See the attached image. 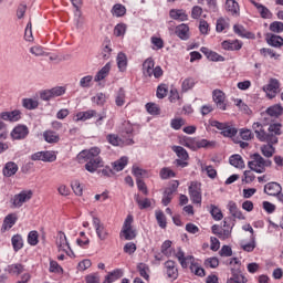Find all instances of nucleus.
Returning <instances> with one entry per match:
<instances>
[{
    "instance_id": "nucleus-1",
    "label": "nucleus",
    "mask_w": 283,
    "mask_h": 283,
    "mask_svg": "<svg viewBox=\"0 0 283 283\" xmlns=\"http://www.w3.org/2000/svg\"><path fill=\"white\" fill-rule=\"evenodd\" d=\"M77 160L80 164H85V169L90 174H95V171L105 165L103 158H101V148L92 147L88 150H82L77 155Z\"/></svg>"
},
{
    "instance_id": "nucleus-2",
    "label": "nucleus",
    "mask_w": 283,
    "mask_h": 283,
    "mask_svg": "<svg viewBox=\"0 0 283 283\" xmlns=\"http://www.w3.org/2000/svg\"><path fill=\"white\" fill-rule=\"evenodd\" d=\"M156 62H154L153 57H148L143 63V76L146 78H151L154 76L155 78H160L165 72L163 71V67L155 66ZM155 66V67H154Z\"/></svg>"
},
{
    "instance_id": "nucleus-3",
    "label": "nucleus",
    "mask_w": 283,
    "mask_h": 283,
    "mask_svg": "<svg viewBox=\"0 0 283 283\" xmlns=\"http://www.w3.org/2000/svg\"><path fill=\"white\" fill-rule=\"evenodd\" d=\"M134 223V216L128 214L124 221L120 235H123L124 240H136V237L138 235V232H136V229L132 227Z\"/></svg>"
},
{
    "instance_id": "nucleus-4",
    "label": "nucleus",
    "mask_w": 283,
    "mask_h": 283,
    "mask_svg": "<svg viewBox=\"0 0 283 283\" xmlns=\"http://www.w3.org/2000/svg\"><path fill=\"white\" fill-rule=\"evenodd\" d=\"M181 145H184V147H187L188 149H191L192 151H198V149L211 146V142L207 139L186 137L182 139Z\"/></svg>"
},
{
    "instance_id": "nucleus-5",
    "label": "nucleus",
    "mask_w": 283,
    "mask_h": 283,
    "mask_svg": "<svg viewBox=\"0 0 283 283\" xmlns=\"http://www.w3.org/2000/svg\"><path fill=\"white\" fill-rule=\"evenodd\" d=\"M188 193L193 205H202V184L198 181H191L188 187Z\"/></svg>"
},
{
    "instance_id": "nucleus-6",
    "label": "nucleus",
    "mask_w": 283,
    "mask_h": 283,
    "mask_svg": "<svg viewBox=\"0 0 283 283\" xmlns=\"http://www.w3.org/2000/svg\"><path fill=\"white\" fill-rule=\"evenodd\" d=\"M250 159L248 167L251 171H255V174H264V171H266L264 168V157H262V155L255 153L250 156Z\"/></svg>"
},
{
    "instance_id": "nucleus-7",
    "label": "nucleus",
    "mask_w": 283,
    "mask_h": 283,
    "mask_svg": "<svg viewBox=\"0 0 283 283\" xmlns=\"http://www.w3.org/2000/svg\"><path fill=\"white\" fill-rule=\"evenodd\" d=\"M32 196H34L32 190H22L20 193H17L11 198V203L15 209H21L25 202H30V200H32Z\"/></svg>"
},
{
    "instance_id": "nucleus-8",
    "label": "nucleus",
    "mask_w": 283,
    "mask_h": 283,
    "mask_svg": "<svg viewBox=\"0 0 283 283\" xmlns=\"http://www.w3.org/2000/svg\"><path fill=\"white\" fill-rule=\"evenodd\" d=\"M122 136L126 145H134V125L130 120H124L122 124Z\"/></svg>"
},
{
    "instance_id": "nucleus-9",
    "label": "nucleus",
    "mask_w": 283,
    "mask_h": 283,
    "mask_svg": "<svg viewBox=\"0 0 283 283\" xmlns=\"http://www.w3.org/2000/svg\"><path fill=\"white\" fill-rule=\"evenodd\" d=\"M93 227L95 229L96 235L102 242H105L109 238V231L105 228V224L101 222L98 217H93Z\"/></svg>"
},
{
    "instance_id": "nucleus-10",
    "label": "nucleus",
    "mask_w": 283,
    "mask_h": 283,
    "mask_svg": "<svg viewBox=\"0 0 283 283\" xmlns=\"http://www.w3.org/2000/svg\"><path fill=\"white\" fill-rule=\"evenodd\" d=\"M213 103L217 105L218 109L227 112V95L221 90H214L212 92Z\"/></svg>"
},
{
    "instance_id": "nucleus-11",
    "label": "nucleus",
    "mask_w": 283,
    "mask_h": 283,
    "mask_svg": "<svg viewBox=\"0 0 283 283\" xmlns=\"http://www.w3.org/2000/svg\"><path fill=\"white\" fill-rule=\"evenodd\" d=\"M264 92H266L270 98H275L277 92H280V81L276 78H271L269 83L263 86Z\"/></svg>"
},
{
    "instance_id": "nucleus-12",
    "label": "nucleus",
    "mask_w": 283,
    "mask_h": 283,
    "mask_svg": "<svg viewBox=\"0 0 283 283\" xmlns=\"http://www.w3.org/2000/svg\"><path fill=\"white\" fill-rule=\"evenodd\" d=\"M165 273L169 280H178V266L174 260H168L164 264Z\"/></svg>"
},
{
    "instance_id": "nucleus-13",
    "label": "nucleus",
    "mask_w": 283,
    "mask_h": 283,
    "mask_svg": "<svg viewBox=\"0 0 283 283\" xmlns=\"http://www.w3.org/2000/svg\"><path fill=\"white\" fill-rule=\"evenodd\" d=\"M28 134H30V129L25 125H18L11 132V137L13 140H23V138H28Z\"/></svg>"
},
{
    "instance_id": "nucleus-14",
    "label": "nucleus",
    "mask_w": 283,
    "mask_h": 283,
    "mask_svg": "<svg viewBox=\"0 0 283 283\" xmlns=\"http://www.w3.org/2000/svg\"><path fill=\"white\" fill-rule=\"evenodd\" d=\"M242 41L240 40H224L221 43L222 50H227L228 52H239V50H242Z\"/></svg>"
},
{
    "instance_id": "nucleus-15",
    "label": "nucleus",
    "mask_w": 283,
    "mask_h": 283,
    "mask_svg": "<svg viewBox=\"0 0 283 283\" xmlns=\"http://www.w3.org/2000/svg\"><path fill=\"white\" fill-rule=\"evenodd\" d=\"M56 247L59 251H63L64 253H70V251H72L70 242H67V237L61 231L57 233Z\"/></svg>"
},
{
    "instance_id": "nucleus-16",
    "label": "nucleus",
    "mask_w": 283,
    "mask_h": 283,
    "mask_svg": "<svg viewBox=\"0 0 283 283\" xmlns=\"http://www.w3.org/2000/svg\"><path fill=\"white\" fill-rule=\"evenodd\" d=\"M0 118L9 123H18V120H21V111L14 109L11 112H2Z\"/></svg>"
},
{
    "instance_id": "nucleus-17",
    "label": "nucleus",
    "mask_w": 283,
    "mask_h": 283,
    "mask_svg": "<svg viewBox=\"0 0 283 283\" xmlns=\"http://www.w3.org/2000/svg\"><path fill=\"white\" fill-rule=\"evenodd\" d=\"M255 136L261 143H279V138L275 135H269L264 128L256 130Z\"/></svg>"
},
{
    "instance_id": "nucleus-18",
    "label": "nucleus",
    "mask_w": 283,
    "mask_h": 283,
    "mask_svg": "<svg viewBox=\"0 0 283 283\" xmlns=\"http://www.w3.org/2000/svg\"><path fill=\"white\" fill-rule=\"evenodd\" d=\"M175 34L181 39V41H189V25L181 23L176 27Z\"/></svg>"
},
{
    "instance_id": "nucleus-19",
    "label": "nucleus",
    "mask_w": 283,
    "mask_h": 283,
    "mask_svg": "<svg viewBox=\"0 0 283 283\" xmlns=\"http://www.w3.org/2000/svg\"><path fill=\"white\" fill-rule=\"evenodd\" d=\"M169 17L175 21H189V15L187 14V11L182 9H171L169 11Z\"/></svg>"
},
{
    "instance_id": "nucleus-20",
    "label": "nucleus",
    "mask_w": 283,
    "mask_h": 283,
    "mask_svg": "<svg viewBox=\"0 0 283 283\" xmlns=\"http://www.w3.org/2000/svg\"><path fill=\"white\" fill-rule=\"evenodd\" d=\"M17 171H19V165L14 161H8L2 169V174L6 178H12Z\"/></svg>"
},
{
    "instance_id": "nucleus-21",
    "label": "nucleus",
    "mask_w": 283,
    "mask_h": 283,
    "mask_svg": "<svg viewBox=\"0 0 283 283\" xmlns=\"http://www.w3.org/2000/svg\"><path fill=\"white\" fill-rule=\"evenodd\" d=\"M228 209L232 218H237V220H247V217H244L242 210L238 208V203H235L234 201H229Z\"/></svg>"
},
{
    "instance_id": "nucleus-22",
    "label": "nucleus",
    "mask_w": 283,
    "mask_h": 283,
    "mask_svg": "<svg viewBox=\"0 0 283 283\" xmlns=\"http://www.w3.org/2000/svg\"><path fill=\"white\" fill-rule=\"evenodd\" d=\"M281 191H282V186L275 181L269 182L264 186V193H266L268 196L275 197Z\"/></svg>"
},
{
    "instance_id": "nucleus-23",
    "label": "nucleus",
    "mask_w": 283,
    "mask_h": 283,
    "mask_svg": "<svg viewBox=\"0 0 283 283\" xmlns=\"http://www.w3.org/2000/svg\"><path fill=\"white\" fill-rule=\"evenodd\" d=\"M252 6L256 8L261 19H271L273 17V13L269 8L264 7L262 3H258L254 0H251Z\"/></svg>"
},
{
    "instance_id": "nucleus-24",
    "label": "nucleus",
    "mask_w": 283,
    "mask_h": 283,
    "mask_svg": "<svg viewBox=\"0 0 283 283\" xmlns=\"http://www.w3.org/2000/svg\"><path fill=\"white\" fill-rule=\"evenodd\" d=\"M226 10L232 17H240V4L235 0H226Z\"/></svg>"
},
{
    "instance_id": "nucleus-25",
    "label": "nucleus",
    "mask_w": 283,
    "mask_h": 283,
    "mask_svg": "<svg viewBox=\"0 0 283 283\" xmlns=\"http://www.w3.org/2000/svg\"><path fill=\"white\" fill-rule=\"evenodd\" d=\"M175 258H177L182 269H187V266H189V263L187 262H189V260H193L192 255L185 256V252L182 251V248H178V251L175 254Z\"/></svg>"
},
{
    "instance_id": "nucleus-26",
    "label": "nucleus",
    "mask_w": 283,
    "mask_h": 283,
    "mask_svg": "<svg viewBox=\"0 0 283 283\" xmlns=\"http://www.w3.org/2000/svg\"><path fill=\"white\" fill-rule=\"evenodd\" d=\"M111 70H112V64L108 62L96 73L94 77L95 83H98L104 78H107Z\"/></svg>"
},
{
    "instance_id": "nucleus-27",
    "label": "nucleus",
    "mask_w": 283,
    "mask_h": 283,
    "mask_svg": "<svg viewBox=\"0 0 283 283\" xmlns=\"http://www.w3.org/2000/svg\"><path fill=\"white\" fill-rule=\"evenodd\" d=\"M134 200L135 202H137L138 209H140V211L145 210V209H149V207H151V199L149 198H140V195L136 193L134 195Z\"/></svg>"
},
{
    "instance_id": "nucleus-28",
    "label": "nucleus",
    "mask_w": 283,
    "mask_h": 283,
    "mask_svg": "<svg viewBox=\"0 0 283 283\" xmlns=\"http://www.w3.org/2000/svg\"><path fill=\"white\" fill-rule=\"evenodd\" d=\"M273 145H277V143H268L261 146V154L265 158H273V154H275V147Z\"/></svg>"
},
{
    "instance_id": "nucleus-29",
    "label": "nucleus",
    "mask_w": 283,
    "mask_h": 283,
    "mask_svg": "<svg viewBox=\"0 0 283 283\" xmlns=\"http://www.w3.org/2000/svg\"><path fill=\"white\" fill-rule=\"evenodd\" d=\"M266 42L272 48H282V45H283L282 36L275 35V34H268L266 35Z\"/></svg>"
},
{
    "instance_id": "nucleus-30",
    "label": "nucleus",
    "mask_w": 283,
    "mask_h": 283,
    "mask_svg": "<svg viewBox=\"0 0 283 283\" xmlns=\"http://www.w3.org/2000/svg\"><path fill=\"white\" fill-rule=\"evenodd\" d=\"M94 116H96V111L94 109L80 112L75 115V123L90 120V118H94Z\"/></svg>"
},
{
    "instance_id": "nucleus-31",
    "label": "nucleus",
    "mask_w": 283,
    "mask_h": 283,
    "mask_svg": "<svg viewBox=\"0 0 283 283\" xmlns=\"http://www.w3.org/2000/svg\"><path fill=\"white\" fill-rule=\"evenodd\" d=\"M120 277H123V270L116 269L112 272H108V274L105 276L104 283L116 282V280H120Z\"/></svg>"
},
{
    "instance_id": "nucleus-32",
    "label": "nucleus",
    "mask_w": 283,
    "mask_h": 283,
    "mask_svg": "<svg viewBox=\"0 0 283 283\" xmlns=\"http://www.w3.org/2000/svg\"><path fill=\"white\" fill-rule=\"evenodd\" d=\"M43 138H44L45 143H49L51 145L59 143V140H61V137L54 130H45L43 133Z\"/></svg>"
},
{
    "instance_id": "nucleus-33",
    "label": "nucleus",
    "mask_w": 283,
    "mask_h": 283,
    "mask_svg": "<svg viewBox=\"0 0 283 283\" xmlns=\"http://www.w3.org/2000/svg\"><path fill=\"white\" fill-rule=\"evenodd\" d=\"M116 61L119 72H127V55L120 52L117 54Z\"/></svg>"
},
{
    "instance_id": "nucleus-34",
    "label": "nucleus",
    "mask_w": 283,
    "mask_h": 283,
    "mask_svg": "<svg viewBox=\"0 0 283 283\" xmlns=\"http://www.w3.org/2000/svg\"><path fill=\"white\" fill-rule=\"evenodd\" d=\"M137 271L140 277H144L146 282H149V273H151V270L149 269V265H147V263H138Z\"/></svg>"
},
{
    "instance_id": "nucleus-35",
    "label": "nucleus",
    "mask_w": 283,
    "mask_h": 283,
    "mask_svg": "<svg viewBox=\"0 0 283 283\" xmlns=\"http://www.w3.org/2000/svg\"><path fill=\"white\" fill-rule=\"evenodd\" d=\"M233 32L238 34V36H241V39H251V32L247 31L242 24H234Z\"/></svg>"
},
{
    "instance_id": "nucleus-36",
    "label": "nucleus",
    "mask_w": 283,
    "mask_h": 283,
    "mask_svg": "<svg viewBox=\"0 0 283 283\" xmlns=\"http://www.w3.org/2000/svg\"><path fill=\"white\" fill-rule=\"evenodd\" d=\"M266 114H268V116H271L272 118H280V116H282V114H283V107L281 105L270 106L266 109Z\"/></svg>"
},
{
    "instance_id": "nucleus-37",
    "label": "nucleus",
    "mask_w": 283,
    "mask_h": 283,
    "mask_svg": "<svg viewBox=\"0 0 283 283\" xmlns=\"http://www.w3.org/2000/svg\"><path fill=\"white\" fill-rule=\"evenodd\" d=\"M17 220H19V218L17 217L15 213L8 214L3 220V224H2L3 229H12V227L17 224Z\"/></svg>"
},
{
    "instance_id": "nucleus-38",
    "label": "nucleus",
    "mask_w": 283,
    "mask_h": 283,
    "mask_svg": "<svg viewBox=\"0 0 283 283\" xmlns=\"http://www.w3.org/2000/svg\"><path fill=\"white\" fill-rule=\"evenodd\" d=\"M229 163L230 165H232V167H235L237 169H244V160L240 155L230 156Z\"/></svg>"
},
{
    "instance_id": "nucleus-39",
    "label": "nucleus",
    "mask_w": 283,
    "mask_h": 283,
    "mask_svg": "<svg viewBox=\"0 0 283 283\" xmlns=\"http://www.w3.org/2000/svg\"><path fill=\"white\" fill-rule=\"evenodd\" d=\"M231 273H232V277H230V279L233 280L234 282H237V283L249 282V280L245 279V276L242 274L240 269L232 268Z\"/></svg>"
},
{
    "instance_id": "nucleus-40",
    "label": "nucleus",
    "mask_w": 283,
    "mask_h": 283,
    "mask_svg": "<svg viewBox=\"0 0 283 283\" xmlns=\"http://www.w3.org/2000/svg\"><path fill=\"white\" fill-rule=\"evenodd\" d=\"M238 135V128L233 127V125H230L229 123L223 128V132H221V136H224V138H233V136Z\"/></svg>"
},
{
    "instance_id": "nucleus-41",
    "label": "nucleus",
    "mask_w": 283,
    "mask_h": 283,
    "mask_svg": "<svg viewBox=\"0 0 283 283\" xmlns=\"http://www.w3.org/2000/svg\"><path fill=\"white\" fill-rule=\"evenodd\" d=\"M11 244L15 252L21 251L23 249V237L21 234H15L11 239Z\"/></svg>"
},
{
    "instance_id": "nucleus-42",
    "label": "nucleus",
    "mask_w": 283,
    "mask_h": 283,
    "mask_svg": "<svg viewBox=\"0 0 283 283\" xmlns=\"http://www.w3.org/2000/svg\"><path fill=\"white\" fill-rule=\"evenodd\" d=\"M172 151L179 157V159L189 160V153H187V149L182 146H172Z\"/></svg>"
},
{
    "instance_id": "nucleus-43",
    "label": "nucleus",
    "mask_w": 283,
    "mask_h": 283,
    "mask_svg": "<svg viewBox=\"0 0 283 283\" xmlns=\"http://www.w3.org/2000/svg\"><path fill=\"white\" fill-rule=\"evenodd\" d=\"M159 177L161 180H169V178H176V172L169 167H164L159 171Z\"/></svg>"
},
{
    "instance_id": "nucleus-44",
    "label": "nucleus",
    "mask_w": 283,
    "mask_h": 283,
    "mask_svg": "<svg viewBox=\"0 0 283 283\" xmlns=\"http://www.w3.org/2000/svg\"><path fill=\"white\" fill-rule=\"evenodd\" d=\"M125 98H126L125 88L120 87L115 96V105L117 107H123V105H125Z\"/></svg>"
},
{
    "instance_id": "nucleus-45",
    "label": "nucleus",
    "mask_w": 283,
    "mask_h": 283,
    "mask_svg": "<svg viewBox=\"0 0 283 283\" xmlns=\"http://www.w3.org/2000/svg\"><path fill=\"white\" fill-rule=\"evenodd\" d=\"M106 140L113 147H120V143H123V139L116 134L106 135Z\"/></svg>"
},
{
    "instance_id": "nucleus-46",
    "label": "nucleus",
    "mask_w": 283,
    "mask_h": 283,
    "mask_svg": "<svg viewBox=\"0 0 283 283\" xmlns=\"http://www.w3.org/2000/svg\"><path fill=\"white\" fill-rule=\"evenodd\" d=\"M269 130V135L275 136V138H277V136H282V124L277 123V124H271L268 128Z\"/></svg>"
},
{
    "instance_id": "nucleus-47",
    "label": "nucleus",
    "mask_w": 283,
    "mask_h": 283,
    "mask_svg": "<svg viewBox=\"0 0 283 283\" xmlns=\"http://www.w3.org/2000/svg\"><path fill=\"white\" fill-rule=\"evenodd\" d=\"M104 43L106 44L102 51V56L105 61H107V59L112 56V46H109V44L112 43V40H109V38H105Z\"/></svg>"
},
{
    "instance_id": "nucleus-48",
    "label": "nucleus",
    "mask_w": 283,
    "mask_h": 283,
    "mask_svg": "<svg viewBox=\"0 0 283 283\" xmlns=\"http://www.w3.org/2000/svg\"><path fill=\"white\" fill-rule=\"evenodd\" d=\"M155 216L160 229H167V217L165 216V212L156 211Z\"/></svg>"
},
{
    "instance_id": "nucleus-49",
    "label": "nucleus",
    "mask_w": 283,
    "mask_h": 283,
    "mask_svg": "<svg viewBox=\"0 0 283 283\" xmlns=\"http://www.w3.org/2000/svg\"><path fill=\"white\" fill-rule=\"evenodd\" d=\"M22 106L24 109H36V107H39V102L32 98H23Z\"/></svg>"
},
{
    "instance_id": "nucleus-50",
    "label": "nucleus",
    "mask_w": 283,
    "mask_h": 283,
    "mask_svg": "<svg viewBox=\"0 0 283 283\" xmlns=\"http://www.w3.org/2000/svg\"><path fill=\"white\" fill-rule=\"evenodd\" d=\"M190 271L195 275H198V277H205V275H206L205 269L202 266H200V264H198V263H191Z\"/></svg>"
},
{
    "instance_id": "nucleus-51",
    "label": "nucleus",
    "mask_w": 283,
    "mask_h": 283,
    "mask_svg": "<svg viewBox=\"0 0 283 283\" xmlns=\"http://www.w3.org/2000/svg\"><path fill=\"white\" fill-rule=\"evenodd\" d=\"M112 12L114 17H125V14L127 13V9L125 8V6L117 3L113 7Z\"/></svg>"
},
{
    "instance_id": "nucleus-52",
    "label": "nucleus",
    "mask_w": 283,
    "mask_h": 283,
    "mask_svg": "<svg viewBox=\"0 0 283 283\" xmlns=\"http://www.w3.org/2000/svg\"><path fill=\"white\" fill-rule=\"evenodd\" d=\"M128 158L122 157L120 159L116 160L113 165L115 171H123L125 167H127Z\"/></svg>"
},
{
    "instance_id": "nucleus-53",
    "label": "nucleus",
    "mask_w": 283,
    "mask_h": 283,
    "mask_svg": "<svg viewBox=\"0 0 283 283\" xmlns=\"http://www.w3.org/2000/svg\"><path fill=\"white\" fill-rule=\"evenodd\" d=\"M23 271V264L15 263L8 266V272L11 275H21V272Z\"/></svg>"
},
{
    "instance_id": "nucleus-54",
    "label": "nucleus",
    "mask_w": 283,
    "mask_h": 283,
    "mask_svg": "<svg viewBox=\"0 0 283 283\" xmlns=\"http://www.w3.org/2000/svg\"><path fill=\"white\" fill-rule=\"evenodd\" d=\"M217 32H224V30H229V22L224 18H219L216 24Z\"/></svg>"
},
{
    "instance_id": "nucleus-55",
    "label": "nucleus",
    "mask_w": 283,
    "mask_h": 283,
    "mask_svg": "<svg viewBox=\"0 0 283 283\" xmlns=\"http://www.w3.org/2000/svg\"><path fill=\"white\" fill-rule=\"evenodd\" d=\"M92 81H94V76L86 75L80 80V87H83V90H90L92 87Z\"/></svg>"
},
{
    "instance_id": "nucleus-56",
    "label": "nucleus",
    "mask_w": 283,
    "mask_h": 283,
    "mask_svg": "<svg viewBox=\"0 0 283 283\" xmlns=\"http://www.w3.org/2000/svg\"><path fill=\"white\" fill-rule=\"evenodd\" d=\"M150 43L154 45L153 50H163L165 48V41L158 36H151Z\"/></svg>"
},
{
    "instance_id": "nucleus-57",
    "label": "nucleus",
    "mask_w": 283,
    "mask_h": 283,
    "mask_svg": "<svg viewBox=\"0 0 283 283\" xmlns=\"http://www.w3.org/2000/svg\"><path fill=\"white\" fill-rule=\"evenodd\" d=\"M210 213L213 218V220H222L223 214H222V210H220V208H218V206H210Z\"/></svg>"
},
{
    "instance_id": "nucleus-58",
    "label": "nucleus",
    "mask_w": 283,
    "mask_h": 283,
    "mask_svg": "<svg viewBox=\"0 0 283 283\" xmlns=\"http://www.w3.org/2000/svg\"><path fill=\"white\" fill-rule=\"evenodd\" d=\"M205 266L209 269H218V266H220V260L216 256L208 258L205 260Z\"/></svg>"
},
{
    "instance_id": "nucleus-59",
    "label": "nucleus",
    "mask_w": 283,
    "mask_h": 283,
    "mask_svg": "<svg viewBox=\"0 0 283 283\" xmlns=\"http://www.w3.org/2000/svg\"><path fill=\"white\" fill-rule=\"evenodd\" d=\"M126 32H127V24H125V23H118L114 28V35L115 36H125Z\"/></svg>"
},
{
    "instance_id": "nucleus-60",
    "label": "nucleus",
    "mask_w": 283,
    "mask_h": 283,
    "mask_svg": "<svg viewBox=\"0 0 283 283\" xmlns=\"http://www.w3.org/2000/svg\"><path fill=\"white\" fill-rule=\"evenodd\" d=\"M28 242L31 247H36L39 244V232L30 231L28 234Z\"/></svg>"
},
{
    "instance_id": "nucleus-61",
    "label": "nucleus",
    "mask_w": 283,
    "mask_h": 283,
    "mask_svg": "<svg viewBox=\"0 0 283 283\" xmlns=\"http://www.w3.org/2000/svg\"><path fill=\"white\" fill-rule=\"evenodd\" d=\"M54 160H56V155L53 151H50V150L42 151L43 163H54Z\"/></svg>"
},
{
    "instance_id": "nucleus-62",
    "label": "nucleus",
    "mask_w": 283,
    "mask_h": 283,
    "mask_svg": "<svg viewBox=\"0 0 283 283\" xmlns=\"http://www.w3.org/2000/svg\"><path fill=\"white\" fill-rule=\"evenodd\" d=\"M193 85H196V82L193 81V78L188 77L184 80L181 84V90L182 92H189V90H192Z\"/></svg>"
},
{
    "instance_id": "nucleus-63",
    "label": "nucleus",
    "mask_w": 283,
    "mask_h": 283,
    "mask_svg": "<svg viewBox=\"0 0 283 283\" xmlns=\"http://www.w3.org/2000/svg\"><path fill=\"white\" fill-rule=\"evenodd\" d=\"M71 187H72L75 196H83V187H81V181L73 180L71 182Z\"/></svg>"
},
{
    "instance_id": "nucleus-64",
    "label": "nucleus",
    "mask_w": 283,
    "mask_h": 283,
    "mask_svg": "<svg viewBox=\"0 0 283 283\" xmlns=\"http://www.w3.org/2000/svg\"><path fill=\"white\" fill-rule=\"evenodd\" d=\"M271 32H276V34H280V32H283V22H272L270 24Z\"/></svg>"
}]
</instances>
